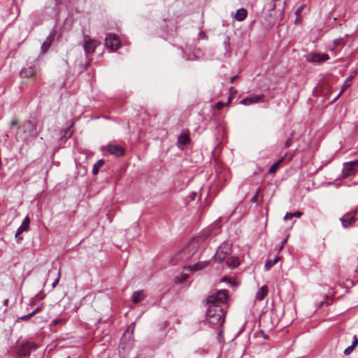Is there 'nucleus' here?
<instances>
[{
  "mask_svg": "<svg viewBox=\"0 0 358 358\" xmlns=\"http://www.w3.org/2000/svg\"><path fill=\"white\" fill-rule=\"evenodd\" d=\"M278 259H279V257L277 256L273 260H267L266 264H265L266 269L268 270L271 267H273L277 263Z\"/></svg>",
  "mask_w": 358,
  "mask_h": 358,
  "instance_id": "27",
  "label": "nucleus"
},
{
  "mask_svg": "<svg viewBox=\"0 0 358 358\" xmlns=\"http://www.w3.org/2000/svg\"><path fill=\"white\" fill-rule=\"evenodd\" d=\"M3 305L5 306H8V299H6L4 301H3Z\"/></svg>",
  "mask_w": 358,
  "mask_h": 358,
  "instance_id": "47",
  "label": "nucleus"
},
{
  "mask_svg": "<svg viewBox=\"0 0 358 358\" xmlns=\"http://www.w3.org/2000/svg\"><path fill=\"white\" fill-rule=\"evenodd\" d=\"M283 247H284V245H283V244H282V245L280 246V248H279V250H282Z\"/></svg>",
  "mask_w": 358,
  "mask_h": 358,
  "instance_id": "51",
  "label": "nucleus"
},
{
  "mask_svg": "<svg viewBox=\"0 0 358 358\" xmlns=\"http://www.w3.org/2000/svg\"><path fill=\"white\" fill-rule=\"evenodd\" d=\"M348 35L345 36V38H336L334 41V47H338V46H343L345 43V38H347Z\"/></svg>",
  "mask_w": 358,
  "mask_h": 358,
  "instance_id": "28",
  "label": "nucleus"
},
{
  "mask_svg": "<svg viewBox=\"0 0 358 358\" xmlns=\"http://www.w3.org/2000/svg\"><path fill=\"white\" fill-rule=\"evenodd\" d=\"M225 103L222 102V101H219L217 102L216 104H215V108L217 109V110H221L222 108H223V107L224 106Z\"/></svg>",
  "mask_w": 358,
  "mask_h": 358,
  "instance_id": "35",
  "label": "nucleus"
},
{
  "mask_svg": "<svg viewBox=\"0 0 358 358\" xmlns=\"http://www.w3.org/2000/svg\"><path fill=\"white\" fill-rule=\"evenodd\" d=\"M108 151L116 157H120L124 155V150L122 147L116 145H109Z\"/></svg>",
  "mask_w": 358,
  "mask_h": 358,
  "instance_id": "13",
  "label": "nucleus"
},
{
  "mask_svg": "<svg viewBox=\"0 0 358 358\" xmlns=\"http://www.w3.org/2000/svg\"><path fill=\"white\" fill-rule=\"evenodd\" d=\"M68 358H70V357H68Z\"/></svg>",
  "mask_w": 358,
  "mask_h": 358,
  "instance_id": "58",
  "label": "nucleus"
},
{
  "mask_svg": "<svg viewBox=\"0 0 358 358\" xmlns=\"http://www.w3.org/2000/svg\"><path fill=\"white\" fill-rule=\"evenodd\" d=\"M293 218L292 213H287L284 216V220H291Z\"/></svg>",
  "mask_w": 358,
  "mask_h": 358,
  "instance_id": "38",
  "label": "nucleus"
},
{
  "mask_svg": "<svg viewBox=\"0 0 358 358\" xmlns=\"http://www.w3.org/2000/svg\"><path fill=\"white\" fill-rule=\"evenodd\" d=\"M354 348H352V346H349L345 350H344V354L345 355H349L350 354L352 350H353Z\"/></svg>",
  "mask_w": 358,
  "mask_h": 358,
  "instance_id": "37",
  "label": "nucleus"
},
{
  "mask_svg": "<svg viewBox=\"0 0 358 358\" xmlns=\"http://www.w3.org/2000/svg\"><path fill=\"white\" fill-rule=\"evenodd\" d=\"M358 273V270L356 271Z\"/></svg>",
  "mask_w": 358,
  "mask_h": 358,
  "instance_id": "56",
  "label": "nucleus"
},
{
  "mask_svg": "<svg viewBox=\"0 0 358 358\" xmlns=\"http://www.w3.org/2000/svg\"><path fill=\"white\" fill-rule=\"evenodd\" d=\"M358 159L344 163L342 171L343 178H347L357 172Z\"/></svg>",
  "mask_w": 358,
  "mask_h": 358,
  "instance_id": "3",
  "label": "nucleus"
},
{
  "mask_svg": "<svg viewBox=\"0 0 358 358\" xmlns=\"http://www.w3.org/2000/svg\"><path fill=\"white\" fill-rule=\"evenodd\" d=\"M260 332L261 334H262V336L264 337V338L266 339L267 338V336L266 334H264V333L263 332L262 330H260Z\"/></svg>",
  "mask_w": 358,
  "mask_h": 358,
  "instance_id": "49",
  "label": "nucleus"
},
{
  "mask_svg": "<svg viewBox=\"0 0 358 358\" xmlns=\"http://www.w3.org/2000/svg\"><path fill=\"white\" fill-rule=\"evenodd\" d=\"M286 3V0H273V5L271 10L278 9L279 10H283Z\"/></svg>",
  "mask_w": 358,
  "mask_h": 358,
  "instance_id": "20",
  "label": "nucleus"
},
{
  "mask_svg": "<svg viewBox=\"0 0 358 358\" xmlns=\"http://www.w3.org/2000/svg\"><path fill=\"white\" fill-rule=\"evenodd\" d=\"M138 358V357H137Z\"/></svg>",
  "mask_w": 358,
  "mask_h": 358,
  "instance_id": "59",
  "label": "nucleus"
},
{
  "mask_svg": "<svg viewBox=\"0 0 358 358\" xmlns=\"http://www.w3.org/2000/svg\"><path fill=\"white\" fill-rule=\"evenodd\" d=\"M62 322H64V320L62 319H55L52 321V323L56 325Z\"/></svg>",
  "mask_w": 358,
  "mask_h": 358,
  "instance_id": "42",
  "label": "nucleus"
},
{
  "mask_svg": "<svg viewBox=\"0 0 358 358\" xmlns=\"http://www.w3.org/2000/svg\"><path fill=\"white\" fill-rule=\"evenodd\" d=\"M55 1V6L62 3L63 0H54Z\"/></svg>",
  "mask_w": 358,
  "mask_h": 358,
  "instance_id": "44",
  "label": "nucleus"
},
{
  "mask_svg": "<svg viewBox=\"0 0 358 358\" xmlns=\"http://www.w3.org/2000/svg\"><path fill=\"white\" fill-rule=\"evenodd\" d=\"M22 232L20 231L19 229L17 230L16 233H15V237L17 240V242L22 241L23 239L22 236H20V234H22Z\"/></svg>",
  "mask_w": 358,
  "mask_h": 358,
  "instance_id": "32",
  "label": "nucleus"
},
{
  "mask_svg": "<svg viewBox=\"0 0 358 358\" xmlns=\"http://www.w3.org/2000/svg\"><path fill=\"white\" fill-rule=\"evenodd\" d=\"M303 6H299L295 11V15H296V17H299L300 15H301V11L303 10Z\"/></svg>",
  "mask_w": 358,
  "mask_h": 358,
  "instance_id": "36",
  "label": "nucleus"
},
{
  "mask_svg": "<svg viewBox=\"0 0 358 358\" xmlns=\"http://www.w3.org/2000/svg\"><path fill=\"white\" fill-rule=\"evenodd\" d=\"M222 281H229V279L227 277L222 278Z\"/></svg>",
  "mask_w": 358,
  "mask_h": 358,
  "instance_id": "50",
  "label": "nucleus"
},
{
  "mask_svg": "<svg viewBox=\"0 0 358 358\" xmlns=\"http://www.w3.org/2000/svg\"><path fill=\"white\" fill-rule=\"evenodd\" d=\"M55 34L56 31L52 30L47 37L46 40L42 43L41 49L43 53H45L48 51V48L52 45Z\"/></svg>",
  "mask_w": 358,
  "mask_h": 358,
  "instance_id": "11",
  "label": "nucleus"
},
{
  "mask_svg": "<svg viewBox=\"0 0 358 358\" xmlns=\"http://www.w3.org/2000/svg\"><path fill=\"white\" fill-rule=\"evenodd\" d=\"M358 219V208L355 210L345 214L341 218V222L343 227L346 228L355 223Z\"/></svg>",
  "mask_w": 358,
  "mask_h": 358,
  "instance_id": "5",
  "label": "nucleus"
},
{
  "mask_svg": "<svg viewBox=\"0 0 358 358\" xmlns=\"http://www.w3.org/2000/svg\"><path fill=\"white\" fill-rule=\"evenodd\" d=\"M227 264L229 266L235 268L239 265V259L236 257H231L227 260Z\"/></svg>",
  "mask_w": 358,
  "mask_h": 358,
  "instance_id": "24",
  "label": "nucleus"
},
{
  "mask_svg": "<svg viewBox=\"0 0 358 358\" xmlns=\"http://www.w3.org/2000/svg\"><path fill=\"white\" fill-rule=\"evenodd\" d=\"M17 124V120H13L11 122H10V125L11 126H15Z\"/></svg>",
  "mask_w": 358,
  "mask_h": 358,
  "instance_id": "43",
  "label": "nucleus"
},
{
  "mask_svg": "<svg viewBox=\"0 0 358 358\" xmlns=\"http://www.w3.org/2000/svg\"><path fill=\"white\" fill-rule=\"evenodd\" d=\"M287 156V154H285L284 156L280 158L278 161H277L276 162H275L269 169L268 170V173H275L277 168L278 167V166L280 164L281 162H282L284 161V159H285Z\"/></svg>",
  "mask_w": 358,
  "mask_h": 358,
  "instance_id": "25",
  "label": "nucleus"
},
{
  "mask_svg": "<svg viewBox=\"0 0 358 358\" xmlns=\"http://www.w3.org/2000/svg\"><path fill=\"white\" fill-rule=\"evenodd\" d=\"M201 35H203L204 36L203 32H201Z\"/></svg>",
  "mask_w": 358,
  "mask_h": 358,
  "instance_id": "55",
  "label": "nucleus"
},
{
  "mask_svg": "<svg viewBox=\"0 0 358 358\" xmlns=\"http://www.w3.org/2000/svg\"><path fill=\"white\" fill-rule=\"evenodd\" d=\"M238 78V76H234L230 78V83H232Z\"/></svg>",
  "mask_w": 358,
  "mask_h": 358,
  "instance_id": "45",
  "label": "nucleus"
},
{
  "mask_svg": "<svg viewBox=\"0 0 358 358\" xmlns=\"http://www.w3.org/2000/svg\"><path fill=\"white\" fill-rule=\"evenodd\" d=\"M357 266H358V264H357Z\"/></svg>",
  "mask_w": 358,
  "mask_h": 358,
  "instance_id": "57",
  "label": "nucleus"
},
{
  "mask_svg": "<svg viewBox=\"0 0 358 358\" xmlns=\"http://www.w3.org/2000/svg\"><path fill=\"white\" fill-rule=\"evenodd\" d=\"M247 15V10L243 8H241L237 10L235 18L237 21L241 22L246 18Z\"/></svg>",
  "mask_w": 358,
  "mask_h": 358,
  "instance_id": "19",
  "label": "nucleus"
},
{
  "mask_svg": "<svg viewBox=\"0 0 358 358\" xmlns=\"http://www.w3.org/2000/svg\"><path fill=\"white\" fill-rule=\"evenodd\" d=\"M89 65H90V62H87V63L86 64V65H85V69H87V66H88Z\"/></svg>",
  "mask_w": 358,
  "mask_h": 358,
  "instance_id": "53",
  "label": "nucleus"
},
{
  "mask_svg": "<svg viewBox=\"0 0 358 358\" xmlns=\"http://www.w3.org/2000/svg\"><path fill=\"white\" fill-rule=\"evenodd\" d=\"M187 278V275L185 274L181 275L180 277L178 278V281L180 282H185Z\"/></svg>",
  "mask_w": 358,
  "mask_h": 358,
  "instance_id": "34",
  "label": "nucleus"
},
{
  "mask_svg": "<svg viewBox=\"0 0 358 358\" xmlns=\"http://www.w3.org/2000/svg\"><path fill=\"white\" fill-rule=\"evenodd\" d=\"M37 73V69L34 66H30L27 68L23 69L20 75L22 78H30L35 76Z\"/></svg>",
  "mask_w": 358,
  "mask_h": 358,
  "instance_id": "12",
  "label": "nucleus"
},
{
  "mask_svg": "<svg viewBox=\"0 0 358 358\" xmlns=\"http://www.w3.org/2000/svg\"><path fill=\"white\" fill-rule=\"evenodd\" d=\"M31 317H32V314H31V313H30L29 314H27V315H24L23 316H21V317H18L17 320V322L20 321V320H24L29 319V318H30Z\"/></svg>",
  "mask_w": 358,
  "mask_h": 358,
  "instance_id": "33",
  "label": "nucleus"
},
{
  "mask_svg": "<svg viewBox=\"0 0 358 358\" xmlns=\"http://www.w3.org/2000/svg\"><path fill=\"white\" fill-rule=\"evenodd\" d=\"M230 252V246L227 243H224L219 247L217 252H215L213 257L214 259L215 262H222L227 258Z\"/></svg>",
  "mask_w": 358,
  "mask_h": 358,
  "instance_id": "4",
  "label": "nucleus"
},
{
  "mask_svg": "<svg viewBox=\"0 0 358 358\" xmlns=\"http://www.w3.org/2000/svg\"><path fill=\"white\" fill-rule=\"evenodd\" d=\"M229 297L228 291L226 289L217 290L215 293L208 296L206 303L208 308L206 312V320L208 323L216 324L224 322V309Z\"/></svg>",
  "mask_w": 358,
  "mask_h": 358,
  "instance_id": "1",
  "label": "nucleus"
},
{
  "mask_svg": "<svg viewBox=\"0 0 358 358\" xmlns=\"http://www.w3.org/2000/svg\"><path fill=\"white\" fill-rule=\"evenodd\" d=\"M357 343H358V339L355 336L353 337V341H352V343L351 346H352V348H355L357 345Z\"/></svg>",
  "mask_w": 358,
  "mask_h": 358,
  "instance_id": "40",
  "label": "nucleus"
},
{
  "mask_svg": "<svg viewBox=\"0 0 358 358\" xmlns=\"http://www.w3.org/2000/svg\"><path fill=\"white\" fill-rule=\"evenodd\" d=\"M104 163L105 162L103 159L98 160L93 166L92 173L94 175H96L99 173V169L103 166Z\"/></svg>",
  "mask_w": 358,
  "mask_h": 358,
  "instance_id": "22",
  "label": "nucleus"
},
{
  "mask_svg": "<svg viewBox=\"0 0 358 358\" xmlns=\"http://www.w3.org/2000/svg\"><path fill=\"white\" fill-rule=\"evenodd\" d=\"M99 42L93 40L89 36L84 37V50L86 55L92 54L94 52L96 47L99 45Z\"/></svg>",
  "mask_w": 358,
  "mask_h": 358,
  "instance_id": "6",
  "label": "nucleus"
},
{
  "mask_svg": "<svg viewBox=\"0 0 358 358\" xmlns=\"http://www.w3.org/2000/svg\"><path fill=\"white\" fill-rule=\"evenodd\" d=\"M357 74V71H354L350 76H348L347 78V79L345 80L343 85V88L341 90V91L340 92V93L338 94V96H336V99L341 94V93L346 89L348 88V87H350L351 85H352V80L353 78L356 76V75Z\"/></svg>",
  "mask_w": 358,
  "mask_h": 358,
  "instance_id": "15",
  "label": "nucleus"
},
{
  "mask_svg": "<svg viewBox=\"0 0 358 358\" xmlns=\"http://www.w3.org/2000/svg\"><path fill=\"white\" fill-rule=\"evenodd\" d=\"M294 131H292L290 134V136L288 138V139L286 141L285 143V148H289L292 145V138H293V136H294Z\"/></svg>",
  "mask_w": 358,
  "mask_h": 358,
  "instance_id": "29",
  "label": "nucleus"
},
{
  "mask_svg": "<svg viewBox=\"0 0 358 358\" xmlns=\"http://www.w3.org/2000/svg\"><path fill=\"white\" fill-rule=\"evenodd\" d=\"M24 127H27L29 133L31 136H36L37 135V127L36 122L34 120H29L24 123Z\"/></svg>",
  "mask_w": 358,
  "mask_h": 358,
  "instance_id": "14",
  "label": "nucleus"
},
{
  "mask_svg": "<svg viewBox=\"0 0 358 358\" xmlns=\"http://www.w3.org/2000/svg\"><path fill=\"white\" fill-rule=\"evenodd\" d=\"M190 142L189 132L181 134L178 137V143L183 146L187 145Z\"/></svg>",
  "mask_w": 358,
  "mask_h": 358,
  "instance_id": "16",
  "label": "nucleus"
},
{
  "mask_svg": "<svg viewBox=\"0 0 358 358\" xmlns=\"http://www.w3.org/2000/svg\"><path fill=\"white\" fill-rule=\"evenodd\" d=\"M230 101H231V98L229 97V99H228V103H230Z\"/></svg>",
  "mask_w": 358,
  "mask_h": 358,
  "instance_id": "54",
  "label": "nucleus"
},
{
  "mask_svg": "<svg viewBox=\"0 0 358 358\" xmlns=\"http://www.w3.org/2000/svg\"><path fill=\"white\" fill-rule=\"evenodd\" d=\"M209 234L204 232L203 234L193 238L187 245L181 250L180 257L182 259H189L198 250L200 244L203 242Z\"/></svg>",
  "mask_w": 358,
  "mask_h": 358,
  "instance_id": "2",
  "label": "nucleus"
},
{
  "mask_svg": "<svg viewBox=\"0 0 358 358\" xmlns=\"http://www.w3.org/2000/svg\"><path fill=\"white\" fill-rule=\"evenodd\" d=\"M302 215H303V213L301 211H296V212L292 213L293 217H295L299 218L301 217Z\"/></svg>",
  "mask_w": 358,
  "mask_h": 358,
  "instance_id": "39",
  "label": "nucleus"
},
{
  "mask_svg": "<svg viewBox=\"0 0 358 358\" xmlns=\"http://www.w3.org/2000/svg\"><path fill=\"white\" fill-rule=\"evenodd\" d=\"M222 336V331H220L218 332V336Z\"/></svg>",
  "mask_w": 358,
  "mask_h": 358,
  "instance_id": "52",
  "label": "nucleus"
},
{
  "mask_svg": "<svg viewBox=\"0 0 358 358\" xmlns=\"http://www.w3.org/2000/svg\"><path fill=\"white\" fill-rule=\"evenodd\" d=\"M105 45L111 50L114 51L119 48L120 45V41L116 35L110 34L106 37Z\"/></svg>",
  "mask_w": 358,
  "mask_h": 358,
  "instance_id": "7",
  "label": "nucleus"
},
{
  "mask_svg": "<svg viewBox=\"0 0 358 358\" xmlns=\"http://www.w3.org/2000/svg\"><path fill=\"white\" fill-rule=\"evenodd\" d=\"M268 294V288L266 285H263L259 289L256 293V299L259 301L263 300Z\"/></svg>",
  "mask_w": 358,
  "mask_h": 358,
  "instance_id": "18",
  "label": "nucleus"
},
{
  "mask_svg": "<svg viewBox=\"0 0 358 358\" xmlns=\"http://www.w3.org/2000/svg\"><path fill=\"white\" fill-rule=\"evenodd\" d=\"M60 275H61V273H60V271H59L57 272V276L56 279L54 280V282L52 284V288H55L57 286V285L58 284L59 279H60Z\"/></svg>",
  "mask_w": 358,
  "mask_h": 358,
  "instance_id": "31",
  "label": "nucleus"
},
{
  "mask_svg": "<svg viewBox=\"0 0 358 358\" xmlns=\"http://www.w3.org/2000/svg\"><path fill=\"white\" fill-rule=\"evenodd\" d=\"M323 303H324V301H320V302L317 305V308L318 309V308H321V307L322 306Z\"/></svg>",
  "mask_w": 358,
  "mask_h": 358,
  "instance_id": "46",
  "label": "nucleus"
},
{
  "mask_svg": "<svg viewBox=\"0 0 358 358\" xmlns=\"http://www.w3.org/2000/svg\"><path fill=\"white\" fill-rule=\"evenodd\" d=\"M73 124H72L69 127L64 131L63 135L61 136V138H64L65 140L70 138L73 134L72 127Z\"/></svg>",
  "mask_w": 358,
  "mask_h": 358,
  "instance_id": "26",
  "label": "nucleus"
},
{
  "mask_svg": "<svg viewBox=\"0 0 358 358\" xmlns=\"http://www.w3.org/2000/svg\"><path fill=\"white\" fill-rule=\"evenodd\" d=\"M36 347L34 343L27 342L23 343L17 350V355L21 357L29 356L31 351L35 350Z\"/></svg>",
  "mask_w": 358,
  "mask_h": 358,
  "instance_id": "8",
  "label": "nucleus"
},
{
  "mask_svg": "<svg viewBox=\"0 0 358 358\" xmlns=\"http://www.w3.org/2000/svg\"><path fill=\"white\" fill-rule=\"evenodd\" d=\"M207 264H208V262H206V261L200 262L194 264L192 266H189V268L190 271H200V270L203 269V268H205L207 266Z\"/></svg>",
  "mask_w": 358,
  "mask_h": 358,
  "instance_id": "21",
  "label": "nucleus"
},
{
  "mask_svg": "<svg viewBox=\"0 0 358 358\" xmlns=\"http://www.w3.org/2000/svg\"><path fill=\"white\" fill-rule=\"evenodd\" d=\"M29 223H30V219L28 216H27L24 219L22 224L20 226V227L17 229H19L22 232L28 231V229L29 228Z\"/></svg>",
  "mask_w": 358,
  "mask_h": 358,
  "instance_id": "23",
  "label": "nucleus"
},
{
  "mask_svg": "<svg viewBox=\"0 0 358 358\" xmlns=\"http://www.w3.org/2000/svg\"><path fill=\"white\" fill-rule=\"evenodd\" d=\"M329 59V56L327 54L322 53H309L306 56V60L308 62L312 63H320L327 61Z\"/></svg>",
  "mask_w": 358,
  "mask_h": 358,
  "instance_id": "9",
  "label": "nucleus"
},
{
  "mask_svg": "<svg viewBox=\"0 0 358 358\" xmlns=\"http://www.w3.org/2000/svg\"><path fill=\"white\" fill-rule=\"evenodd\" d=\"M288 238H289V235H287V237L284 239V241L282 243V244H283V245L287 243Z\"/></svg>",
  "mask_w": 358,
  "mask_h": 358,
  "instance_id": "48",
  "label": "nucleus"
},
{
  "mask_svg": "<svg viewBox=\"0 0 358 358\" xmlns=\"http://www.w3.org/2000/svg\"><path fill=\"white\" fill-rule=\"evenodd\" d=\"M260 191H261V189L259 187L257 189L255 194H254V196L251 199V201L253 203L257 202V198H258L259 194L260 193Z\"/></svg>",
  "mask_w": 358,
  "mask_h": 358,
  "instance_id": "30",
  "label": "nucleus"
},
{
  "mask_svg": "<svg viewBox=\"0 0 358 358\" xmlns=\"http://www.w3.org/2000/svg\"><path fill=\"white\" fill-rule=\"evenodd\" d=\"M145 297V295L143 290H138L133 293L132 294V301L134 303H138L140 301H143Z\"/></svg>",
  "mask_w": 358,
  "mask_h": 358,
  "instance_id": "17",
  "label": "nucleus"
},
{
  "mask_svg": "<svg viewBox=\"0 0 358 358\" xmlns=\"http://www.w3.org/2000/svg\"><path fill=\"white\" fill-rule=\"evenodd\" d=\"M41 308L39 306L36 307L31 313V314H32V316L34 315L36 313H38L41 311Z\"/></svg>",
  "mask_w": 358,
  "mask_h": 358,
  "instance_id": "41",
  "label": "nucleus"
},
{
  "mask_svg": "<svg viewBox=\"0 0 358 358\" xmlns=\"http://www.w3.org/2000/svg\"><path fill=\"white\" fill-rule=\"evenodd\" d=\"M264 94L253 95L251 96L245 97L241 101V103L245 106L263 102L264 100Z\"/></svg>",
  "mask_w": 358,
  "mask_h": 358,
  "instance_id": "10",
  "label": "nucleus"
}]
</instances>
